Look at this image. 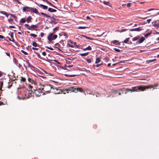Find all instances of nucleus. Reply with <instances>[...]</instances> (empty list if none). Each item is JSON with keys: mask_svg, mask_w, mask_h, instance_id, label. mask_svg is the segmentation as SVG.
I'll return each instance as SVG.
<instances>
[{"mask_svg": "<svg viewBox=\"0 0 159 159\" xmlns=\"http://www.w3.org/2000/svg\"><path fill=\"white\" fill-rule=\"evenodd\" d=\"M48 4L52 6L53 5L50 2H49Z\"/></svg>", "mask_w": 159, "mask_h": 159, "instance_id": "obj_61", "label": "nucleus"}, {"mask_svg": "<svg viewBox=\"0 0 159 159\" xmlns=\"http://www.w3.org/2000/svg\"><path fill=\"white\" fill-rule=\"evenodd\" d=\"M103 3H104V4L106 5H107V3H108V2H106V1H104Z\"/></svg>", "mask_w": 159, "mask_h": 159, "instance_id": "obj_60", "label": "nucleus"}, {"mask_svg": "<svg viewBox=\"0 0 159 159\" xmlns=\"http://www.w3.org/2000/svg\"><path fill=\"white\" fill-rule=\"evenodd\" d=\"M52 89H53L56 90L57 91L58 90V89L56 88H53L50 85H42L39 89L41 90H43L46 93H48Z\"/></svg>", "mask_w": 159, "mask_h": 159, "instance_id": "obj_1", "label": "nucleus"}, {"mask_svg": "<svg viewBox=\"0 0 159 159\" xmlns=\"http://www.w3.org/2000/svg\"><path fill=\"white\" fill-rule=\"evenodd\" d=\"M92 49V48H91V47L89 46L88 47H87L86 48H84L83 49V50L84 51H85L86 50H90Z\"/></svg>", "mask_w": 159, "mask_h": 159, "instance_id": "obj_14", "label": "nucleus"}, {"mask_svg": "<svg viewBox=\"0 0 159 159\" xmlns=\"http://www.w3.org/2000/svg\"><path fill=\"white\" fill-rule=\"evenodd\" d=\"M30 7L27 6L23 7L22 8V11L23 12L26 11H30Z\"/></svg>", "mask_w": 159, "mask_h": 159, "instance_id": "obj_8", "label": "nucleus"}, {"mask_svg": "<svg viewBox=\"0 0 159 159\" xmlns=\"http://www.w3.org/2000/svg\"><path fill=\"white\" fill-rule=\"evenodd\" d=\"M58 29H59V27H56L53 30V31H56V30H58Z\"/></svg>", "mask_w": 159, "mask_h": 159, "instance_id": "obj_39", "label": "nucleus"}, {"mask_svg": "<svg viewBox=\"0 0 159 159\" xmlns=\"http://www.w3.org/2000/svg\"><path fill=\"white\" fill-rule=\"evenodd\" d=\"M18 66L19 67H20L21 66V65L20 64H18Z\"/></svg>", "mask_w": 159, "mask_h": 159, "instance_id": "obj_64", "label": "nucleus"}, {"mask_svg": "<svg viewBox=\"0 0 159 159\" xmlns=\"http://www.w3.org/2000/svg\"><path fill=\"white\" fill-rule=\"evenodd\" d=\"M28 64V66L30 67L31 68H34V67L30 63L28 60H26L25 61Z\"/></svg>", "mask_w": 159, "mask_h": 159, "instance_id": "obj_12", "label": "nucleus"}, {"mask_svg": "<svg viewBox=\"0 0 159 159\" xmlns=\"http://www.w3.org/2000/svg\"><path fill=\"white\" fill-rule=\"evenodd\" d=\"M129 38H126V39L124 41V43H127L129 42Z\"/></svg>", "mask_w": 159, "mask_h": 159, "instance_id": "obj_33", "label": "nucleus"}, {"mask_svg": "<svg viewBox=\"0 0 159 159\" xmlns=\"http://www.w3.org/2000/svg\"><path fill=\"white\" fill-rule=\"evenodd\" d=\"M142 30V27H139L137 28L132 29H130V31H140Z\"/></svg>", "mask_w": 159, "mask_h": 159, "instance_id": "obj_9", "label": "nucleus"}, {"mask_svg": "<svg viewBox=\"0 0 159 159\" xmlns=\"http://www.w3.org/2000/svg\"><path fill=\"white\" fill-rule=\"evenodd\" d=\"M9 15H10L11 16L13 17L14 18H16V16L13 14H9Z\"/></svg>", "mask_w": 159, "mask_h": 159, "instance_id": "obj_38", "label": "nucleus"}, {"mask_svg": "<svg viewBox=\"0 0 159 159\" xmlns=\"http://www.w3.org/2000/svg\"><path fill=\"white\" fill-rule=\"evenodd\" d=\"M83 36V37H85V38H86L87 39H90V40H93V39L91 38H89V37H87L85 36H84V35H82Z\"/></svg>", "mask_w": 159, "mask_h": 159, "instance_id": "obj_43", "label": "nucleus"}, {"mask_svg": "<svg viewBox=\"0 0 159 159\" xmlns=\"http://www.w3.org/2000/svg\"><path fill=\"white\" fill-rule=\"evenodd\" d=\"M40 6L42 7L43 9H48V7L46 6L41 4Z\"/></svg>", "mask_w": 159, "mask_h": 159, "instance_id": "obj_20", "label": "nucleus"}, {"mask_svg": "<svg viewBox=\"0 0 159 159\" xmlns=\"http://www.w3.org/2000/svg\"><path fill=\"white\" fill-rule=\"evenodd\" d=\"M113 49L116 52H120V50L119 49L116 48H114Z\"/></svg>", "mask_w": 159, "mask_h": 159, "instance_id": "obj_37", "label": "nucleus"}, {"mask_svg": "<svg viewBox=\"0 0 159 159\" xmlns=\"http://www.w3.org/2000/svg\"><path fill=\"white\" fill-rule=\"evenodd\" d=\"M111 43H112L114 45H118L120 44V43L118 40H114L111 41Z\"/></svg>", "mask_w": 159, "mask_h": 159, "instance_id": "obj_11", "label": "nucleus"}, {"mask_svg": "<svg viewBox=\"0 0 159 159\" xmlns=\"http://www.w3.org/2000/svg\"><path fill=\"white\" fill-rule=\"evenodd\" d=\"M33 10H34V11H33V12H34L35 13L37 14L38 15H39V14H40L39 13V12L38 10L36 8H34V9H33Z\"/></svg>", "mask_w": 159, "mask_h": 159, "instance_id": "obj_16", "label": "nucleus"}, {"mask_svg": "<svg viewBox=\"0 0 159 159\" xmlns=\"http://www.w3.org/2000/svg\"><path fill=\"white\" fill-rule=\"evenodd\" d=\"M26 21V20L25 18H21L20 21V23H24Z\"/></svg>", "mask_w": 159, "mask_h": 159, "instance_id": "obj_21", "label": "nucleus"}, {"mask_svg": "<svg viewBox=\"0 0 159 159\" xmlns=\"http://www.w3.org/2000/svg\"><path fill=\"white\" fill-rule=\"evenodd\" d=\"M32 49L33 50H38V48H34V47H32Z\"/></svg>", "mask_w": 159, "mask_h": 159, "instance_id": "obj_51", "label": "nucleus"}, {"mask_svg": "<svg viewBox=\"0 0 159 159\" xmlns=\"http://www.w3.org/2000/svg\"><path fill=\"white\" fill-rule=\"evenodd\" d=\"M10 36L12 38L13 37V34L12 33H11V34H10Z\"/></svg>", "mask_w": 159, "mask_h": 159, "instance_id": "obj_54", "label": "nucleus"}, {"mask_svg": "<svg viewBox=\"0 0 159 159\" xmlns=\"http://www.w3.org/2000/svg\"><path fill=\"white\" fill-rule=\"evenodd\" d=\"M0 39H4V37L3 36L0 35Z\"/></svg>", "mask_w": 159, "mask_h": 159, "instance_id": "obj_53", "label": "nucleus"}, {"mask_svg": "<svg viewBox=\"0 0 159 159\" xmlns=\"http://www.w3.org/2000/svg\"><path fill=\"white\" fill-rule=\"evenodd\" d=\"M154 86L153 85H150L148 86H139L135 88V89H139V90L140 91H143L146 89H149L151 88H153Z\"/></svg>", "mask_w": 159, "mask_h": 159, "instance_id": "obj_3", "label": "nucleus"}, {"mask_svg": "<svg viewBox=\"0 0 159 159\" xmlns=\"http://www.w3.org/2000/svg\"><path fill=\"white\" fill-rule=\"evenodd\" d=\"M48 11L50 12H53L56 11V10L51 8H49L48 9Z\"/></svg>", "mask_w": 159, "mask_h": 159, "instance_id": "obj_13", "label": "nucleus"}, {"mask_svg": "<svg viewBox=\"0 0 159 159\" xmlns=\"http://www.w3.org/2000/svg\"><path fill=\"white\" fill-rule=\"evenodd\" d=\"M25 27L28 30H35V29L38 28V25H32L30 26L28 24H25L24 25Z\"/></svg>", "mask_w": 159, "mask_h": 159, "instance_id": "obj_4", "label": "nucleus"}, {"mask_svg": "<svg viewBox=\"0 0 159 159\" xmlns=\"http://www.w3.org/2000/svg\"><path fill=\"white\" fill-rule=\"evenodd\" d=\"M102 65V63L100 64H98V65H96V66L97 67H98L99 66H100L101 65Z\"/></svg>", "mask_w": 159, "mask_h": 159, "instance_id": "obj_59", "label": "nucleus"}, {"mask_svg": "<svg viewBox=\"0 0 159 159\" xmlns=\"http://www.w3.org/2000/svg\"><path fill=\"white\" fill-rule=\"evenodd\" d=\"M127 30L126 29H123L121 31L120 30L119 31V32H123Z\"/></svg>", "mask_w": 159, "mask_h": 159, "instance_id": "obj_40", "label": "nucleus"}, {"mask_svg": "<svg viewBox=\"0 0 159 159\" xmlns=\"http://www.w3.org/2000/svg\"><path fill=\"white\" fill-rule=\"evenodd\" d=\"M45 47L46 48H48V49H50V50H53V49L51 47H48V46H45Z\"/></svg>", "mask_w": 159, "mask_h": 159, "instance_id": "obj_42", "label": "nucleus"}, {"mask_svg": "<svg viewBox=\"0 0 159 159\" xmlns=\"http://www.w3.org/2000/svg\"><path fill=\"white\" fill-rule=\"evenodd\" d=\"M8 21L9 22H12L13 21V20L11 18H9V19H8Z\"/></svg>", "mask_w": 159, "mask_h": 159, "instance_id": "obj_44", "label": "nucleus"}, {"mask_svg": "<svg viewBox=\"0 0 159 159\" xmlns=\"http://www.w3.org/2000/svg\"><path fill=\"white\" fill-rule=\"evenodd\" d=\"M65 91H66L67 93H69V92H74L75 93H76L77 92H78V91H79L80 92H84V91L83 90V89L80 88H74L73 87H69L67 89H65Z\"/></svg>", "mask_w": 159, "mask_h": 159, "instance_id": "obj_2", "label": "nucleus"}, {"mask_svg": "<svg viewBox=\"0 0 159 159\" xmlns=\"http://www.w3.org/2000/svg\"><path fill=\"white\" fill-rule=\"evenodd\" d=\"M152 20V19H148L147 20V22L148 23H149L151 21V20Z\"/></svg>", "mask_w": 159, "mask_h": 159, "instance_id": "obj_47", "label": "nucleus"}, {"mask_svg": "<svg viewBox=\"0 0 159 159\" xmlns=\"http://www.w3.org/2000/svg\"><path fill=\"white\" fill-rule=\"evenodd\" d=\"M86 61L88 63H90L91 62V61L90 59H87L86 60Z\"/></svg>", "mask_w": 159, "mask_h": 159, "instance_id": "obj_36", "label": "nucleus"}, {"mask_svg": "<svg viewBox=\"0 0 159 159\" xmlns=\"http://www.w3.org/2000/svg\"><path fill=\"white\" fill-rule=\"evenodd\" d=\"M71 43H72L73 44V45H70L69 44H68L67 45L69 46V47H73L74 45H75V43H72L71 42Z\"/></svg>", "mask_w": 159, "mask_h": 159, "instance_id": "obj_31", "label": "nucleus"}, {"mask_svg": "<svg viewBox=\"0 0 159 159\" xmlns=\"http://www.w3.org/2000/svg\"><path fill=\"white\" fill-rule=\"evenodd\" d=\"M65 75H66V76H69V77H72L75 76H77V75H67L66 74H65Z\"/></svg>", "mask_w": 159, "mask_h": 159, "instance_id": "obj_29", "label": "nucleus"}, {"mask_svg": "<svg viewBox=\"0 0 159 159\" xmlns=\"http://www.w3.org/2000/svg\"><path fill=\"white\" fill-rule=\"evenodd\" d=\"M158 86V84H154L153 85L154 87H157Z\"/></svg>", "mask_w": 159, "mask_h": 159, "instance_id": "obj_50", "label": "nucleus"}, {"mask_svg": "<svg viewBox=\"0 0 159 159\" xmlns=\"http://www.w3.org/2000/svg\"><path fill=\"white\" fill-rule=\"evenodd\" d=\"M49 23L50 24H52V23H53L54 24H56L57 23V22L56 21H55V20H54V19H53V20H51L49 21Z\"/></svg>", "mask_w": 159, "mask_h": 159, "instance_id": "obj_18", "label": "nucleus"}, {"mask_svg": "<svg viewBox=\"0 0 159 159\" xmlns=\"http://www.w3.org/2000/svg\"><path fill=\"white\" fill-rule=\"evenodd\" d=\"M152 34V32H150L149 33H148L144 35V36L145 38H147L149 36Z\"/></svg>", "mask_w": 159, "mask_h": 159, "instance_id": "obj_26", "label": "nucleus"}, {"mask_svg": "<svg viewBox=\"0 0 159 159\" xmlns=\"http://www.w3.org/2000/svg\"><path fill=\"white\" fill-rule=\"evenodd\" d=\"M137 87V86H136V87H132V89L127 88V89H126L125 90L127 92H129V91H130L131 93H132V92H134L138 91L139 89H135V88Z\"/></svg>", "mask_w": 159, "mask_h": 159, "instance_id": "obj_6", "label": "nucleus"}, {"mask_svg": "<svg viewBox=\"0 0 159 159\" xmlns=\"http://www.w3.org/2000/svg\"><path fill=\"white\" fill-rule=\"evenodd\" d=\"M87 28L85 26H80L78 27V29H85V28Z\"/></svg>", "mask_w": 159, "mask_h": 159, "instance_id": "obj_35", "label": "nucleus"}, {"mask_svg": "<svg viewBox=\"0 0 159 159\" xmlns=\"http://www.w3.org/2000/svg\"><path fill=\"white\" fill-rule=\"evenodd\" d=\"M89 54V52H86L83 53H80V55L82 57L85 56Z\"/></svg>", "mask_w": 159, "mask_h": 159, "instance_id": "obj_22", "label": "nucleus"}, {"mask_svg": "<svg viewBox=\"0 0 159 159\" xmlns=\"http://www.w3.org/2000/svg\"><path fill=\"white\" fill-rule=\"evenodd\" d=\"M53 33H50L48 37V39L51 42L52 40L56 39L57 37V35L56 34L53 35Z\"/></svg>", "mask_w": 159, "mask_h": 159, "instance_id": "obj_5", "label": "nucleus"}, {"mask_svg": "<svg viewBox=\"0 0 159 159\" xmlns=\"http://www.w3.org/2000/svg\"><path fill=\"white\" fill-rule=\"evenodd\" d=\"M5 53H6V54H7V56H8L9 57H10V54L9 53H7L6 52H5Z\"/></svg>", "mask_w": 159, "mask_h": 159, "instance_id": "obj_56", "label": "nucleus"}, {"mask_svg": "<svg viewBox=\"0 0 159 159\" xmlns=\"http://www.w3.org/2000/svg\"><path fill=\"white\" fill-rule=\"evenodd\" d=\"M14 1H15L17 2L19 4H20L21 3L18 0H15Z\"/></svg>", "mask_w": 159, "mask_h": 159, "instance_id": "obj_58", "label": "nucleus"}, {"mask_svg": "<svg viewBox=\"0 0 159 159\" xmlns=\"http://www.w3.org/2000/svg\"><path fill=\"white\" fill-rule=\"evenodd\" d=\"M21 52L25 55H27L28 54V53L27 52L23 50H21Z\"/></svg>", "mask_w": 159, "mask_h": 159, "instance_id": "obj_34", "label": "nucleus"}, {"mask_svg": "<svg viewBox=\"0 0 159 159\" xmlns=\"http://www.w3.org/2000/svg\"><path fill=\"white\" fill-rule=\"evenodd\" d=\"M40 36L41 37H43L44 36V33L43 32L41 33Z\"/></svg>", "mask_w": 159, "mask_h": 159, "instance_id": "obj_48", "label": "nucleus"}, {"mask_svg": "<svg viewBox=\"0 0 159 159\" xmlns=\"http://www.w3.org/2000/svg\"><path fill=\"white\" fill-rule=\"evenodd\" d=\"M131 4V3H128L127 4V5L128 7H129L130 6Z\"/></svg>", "mask_w": 159, "mask_h": 159, "instance_id": "obj_46", "label": "nucleus"}, {"mask_svg": "<svg viewBox=\"0 0 159 159\" xmlns=\"http://www.w3.org/2000/svg\"><path fill=\"white\" fill-rule=\"evenodd\" d=\"M155 23L153 24V26L156 27H159V24L158 23H156V21H155Z\"/></svg>", "mask_w": 159, "mask_h": 159, "instance_id": "obj_24", "label": "nucleus"}, {"mask_svg": "<svg viewBox=\"0 0 159 159\" xmlns=\"http://www.w3.org/2000/svg\"><path fill=\"white\" fill-rule=\"evenodd\" d=\"M34 8H32V7H30V12H33V11H34V10H33V9H34Z\"/></svg>", "mask_w": 159, "mask_h": 159, "instance_id": "obj_41", "label": "nucleus"}, {"mask_svg": "<svg viewBox=\"0 0 159 159\" xmlns=\"http://www.w3.org/2000/svg\"><path fill=\"white\" fill-rule=\"evenodd\" d=\"M157 10L156 9H151L148 10V11H150L152 10Z\"/></svg>", "mask_w": 159, "mask_h": 159, "instance_id": "obj_52", "label": "nucleus"}, {"mask_svg": "<svg viewBox=\"0 0 159 159\" xmlns=\"http://www.w3.org/2000/svg\"><path fill=\"white\" fill-rule=\"evenodd\" d=\"M41 14L42 16H44L47 18H49L52 19H55L54 16H49V15H47L46 14H45L43 12H41Z\"/></svg>", "mask_w": 159, "mask_h": 159, "instance_id": "obj_7", "label": "nucleus"}, {"mask_svg": "<svg viewBox=\"0 0 159 159\" xmlns=\"http://www.w3.org/2000/svg\"><path fill=\"white\" fill-rule=\"evenodd\" d=\"M145 38L143 37H141L139 39V41L137 42V43H142L145 40Z\"/></svg>", "mask_w": 159, "mask_h": 159, "instance_id": "obj_10", "label": "nucleus"}, {"mask_svg": "<svg viewBox=\"0 0 159 159\" xmlns=\"http://www.w3.org/2000/svg\"><path fill=\"white\" fill-rule=\"evenodd\" d=\"M140 37L139 36H137L134 37L132 39V41H134L138 40L139 39Z\"/></svg>", "mask_w": 159, "mask_h": 159, "instance_id": "obj_19", "label": "nucleus"}, {"mask_svg": "<svg viewBox=\"0 0 159 159\" xmlns=\"http://www.w3.org/2000/svg\"><path fill=\"white\" fill-rule=\"evenodd\" d=\"M31 16H29L27 18L26 21L27 23H29L31 21Z\"/></svg>", "mask_w": 159, "mask_h": 159, "instance_id": "obj_15", "label": "nucleus"}, {"mask_svg": "<svg viewBox=\"0 0 159 159\" xmlns=\"http://www.w3.org/2000/svg\"><path fill=\"white\" fill-rule=\"evenodd\" d=\"M2 72L0 71V77L2 76Z\"/></svg>", "mask_w": 159, "mask_h": 159, "instance_id": "obj_63", "label": "nucleus"}, {"mask_svg": "<svg viewBox=\"0 0 159 159\" xmlns=\"http://www.w3.org/2000/svg\"><path fill=\"white\" fill-rule=\"evenodd\" d=\"M42 54L44 56H45L46 55V52H42Z\"/></svg>", "mask_w": 159, "mask_h": 159, "instance_id": "obj_49", "label": "nucleus"}, {"mask_svg": "<svg viewBox=\"0 0 159 159\" xmlns=\"http://www.w3.org/2000/svg\"><path fill=\"white\" fill-rule=\"evenodd\" d=\"M124 62H125V61H120L118 62L117 63L119 64V63H124Z\"/></svg>", "mask_w": 159, "mask_h": 159, "instance_id": "obj_57", "label": "nucleus"}, {"mask_svg": "<svg viewBox=\"0 0 159 159\" xmlns=\"http://www.w3.org/2000/svg\"><path fill=\"white\" fill-rule=\"evenodd\" d=\"M30 35L34 37V38H35L37 37V35L36 34H31Z\"/></svg>", "mask_w": 159, "mask_h": 159, "instance_id": "obj_30", "label": "nucleus"}, {"mask_svg": "<svg viewBox=\"0 0 159 159\" xmlns=\"http://www.w3.org/2000/svg\"><path fill=\"white\" fill-rule=\"evenodd\" d=\"M153 61H154L153 60H149L147 61V62L148 63H150V62H152Z\"/></svg>", "mask_w": 159, "mask_h": 159, "instance_id": "obj_45", "label": "nucleus"}, {"mask_svg": "<svg viewBox=\"0 0 159 159\" xmlns=\"http://www.w3.org/2000/svg\"><path fill=\"white\" fill-rule=\"evenodd\" d=\"M1 13L3 14V15H5L7 17H8V15L9 14H8L7 12L4 11H2Z\"/></svg>", "mask_w": 159, "mask_h": 159, "instance_id": "obj_28", "label": "nucleus"}, {"mask_svg": "<svg viewBox=\"0 0 159 159\" xmlns=\"http://www.w3.org/2000/svg\"><path fill=\"white\" fill-rule=\"evenodd\" d=\"M9 27L10 28H15V27L14 26L10 25L9 26Z\"/></svg>", "mask_w": 159, "mask_h": 159, "instance_id": "obj_55", "label": "nucleus"}, {"mask_svg": "<svg viewBox=\"0 0 159 159\" xmlns=\"http://www.w3.org/2000/svg\"><path fill=\"white\" fill-rule=\"evenodd\" d=\"M13 61L17 65L18 64V61L16 59V58L14 57L13 58Z\"/></svg>", "mask_w": 159, "mask_h": 159, "instance_id": "obj_25", "label": "nucleus"}, {"mask_svg": "<svg viewBox=\"0 0 159 159\" xmlns=\"http://www.w3.org/2000/svg\"><path fill=\"white\" fill-rule=\"evenodd\" d=\"M20 80L21 81L23 82H24L26 80L25 78L21 77V79Z\"/></svg>", "mask_w": 159, "mask_h": 159, "instance_id": "obj_32", "label": "nucleus"}, {"mask_svg": "<svg viewBox=\"0 0 159 159\" xmlns=\"http://www.w3.org/2000/svg\"><path fill=\"white\" fill-rule=\"evenodd\" d=\"M100 59V57H97L96 59L95 63L97 64L100 62L101 61Z\"/></svg>", "mask_w": 159, "mask_h": 159, "instance_id": "obj_17", "label": "nucleus"}, {"mask_svg": "<svg viewBox=\"0 0 159 159\" xmlns=\"http://www.w3.org/2000/svg\"><path fill=\"white\" fill-rule=\"evenodd\" d=\"M45 2H46L48 4L50 2H49L48 0H45Z\"/></svg>", "mask_w": 159, "mask_h": 159, "instance_id": "obj_62", "label": "nucleus"}, {"mask_svg": "<svg viewBox=\"0 0 159 159\" xmlns=\"http://www.w3.org/2000/svg\"><path fill=\"white\" fill-rule=\"evenodd\" d=\"M28 80L29 82H30L32 84H34L35 83V82L33 80L31 79V78H29L28 79Z\"/></svg>", "mask_w": 159, "mask_h": 159, "instance_id": "obj_23", "label": "nucleus"}, {"mask_svg": "<svg viewBox=\"0 0 159 159\" xmlns=\"http://www.w3.org/2000/svg\"><path fill=\"white\" fill-rule=\"evenodd\" d=\"M32 45L34 47H36L37 46V43L35 42H32Z\"/></svg>", "mask_w": 159, "mask_h": 159, "instance_id": "obj_27", "label": "nucleus"}]
</instances>
